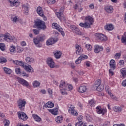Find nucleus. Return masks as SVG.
<instances>
[{
	"mask_svg": "<svg viewBox=\"0 0 126 126\" xmlns=\"http://www.w3.org/2000/svg\"><path fill=\"white\" fill-rule=\"evenodd\" d=\"M93 18L90 16H87L85 17V22L80 23L79 26L84 28H90L91 25L93 24Z\"/></svg>",
	"mask_w": 126,
	"mask_h": 126,
	"instance_id": "f257e3e1",
	"label": "nucleus"
},
{
	"mask_svg": "<svg viewBox=\"0 0 126 126\" xmlns=\"http://www.w3.org/2000/svg\"><path fill=\"white\" fill-rule=\"evenodd\" d=\"M34 28H37L39 30L42 29L43 30H45L46 29V24L45 22L42 20H37L34 22Z\"/></svg>",
	"mask_w": 126,
	"mask_h": 126,
	"instance_id": "f03ea898",
	"label": "nucleus"
},
{
	"mask_svg": "<svg viewBox=\"0 0 126 126\" xmlns=\"http://www.w3.org/2000/svg\"><path fill=\"white\" fill-rule=\"evenodd\" d=\"M17 106L20 111H24L27 102L25 99L20 98L17 101Z\"/></svg>",
	"mask_w": 126,
	"mask_h": 126,
	"instance_id": "7ed1b4c3",
	"label": "nucleus"
},
{
	"mask_svg": "<svg viewBox=\"0 0 126 126\" xmlns=\"http://www.w3.org/2000/svg\"><path fill=\"white\" fill-rule=\"evenodd\" d=\"M15 39V37H14V36H12L9 33L7 34L6 35L4 36H0V42L3 41V40H5V41H7L8 42H11L14 40Z\"/></svg>",
	"mask_w": 126,
	"mask_h": 126,
	"instance_id": "20e7f679",
	"label": "nucleus"
},
{
	"mask_svg": "<svg viewBox=\"0 0 126 126\" xmlns=\"http://www.w3.org/2000/svg\"><path fill=\"white\" fill-rule=\"evenodd\" d=\"M16 79L20 84H21L23 86H26V87H28V86H29V83H28L27 81L24 80V79H22L19 77H16Z\"/></svg>",
	"mask_w": 126,
	"mask_h": 126,
	"instance_id": "39448f33",
	"label": "nucleus"
},
{
	"mask_svg": "<svg viewBox=\"0 0 126 126\" xmlns=\"http://www.w3.org/2000/svg\"><path fill=\"white\" fill-rule=\"evenodd\" d=\"M95 36L97 39L102 42H106L108 40L107 36L102 33H96Z\"/></svg>",
	"mask_w": 126,
	"mask_h": 126,
	"instance_id": "423d86ee",
	"label": "nucleus"
},
{
	"mask_svg": "<svg viewBox=\"0 0 126 126\" xmlns=\"http://www.w3.org/2000/svg\"><path fill=\"white\" fill-rule=\"evenodd\" d=\"M44 40H45V35L38 36L33 39V43H34L35 45H38L40 42H44Z\"/></svg>",
	"mask_w": 126,
	"mask_h": 126,
	"instance_id": "0eeeda50",
	"label": "nucleus"
},
{
	"mask_svg": "<svg viewBox=\"0 0 126 126\" xmlns=\"http://www.w3.org/2000/svg\"><path fill=\"white\" fill-rule=\"evenodd\" d=\"M17 115L18 116L19 119H21V120H23V121H26L27 119H28V116L25 114L24 112H18Z\"/></svg>",
	"mask_w": 126,
	"mask_h": 126,
	"instance_id": "6e6552de",
	"label": "nucleus"
},
{
	"mask_svg": "<svg viewBox=\"0 0 126 126\" xmlns=\"http://www.w3.org/2000/svg\"><path fill=\"white\" fill-rule=\"evenodd\" d=\"M70 29H71V30H72V31H73L74 33L76 34V35H81V32L80 31L79 29H78L75 26H70Z\"/></svg>",
	"mask_w": 126,
	"mask_h": 126,
	"instance_id": "1a4fd4ad",
	"label": "nucleus"
},
{
	"mask_svg": "<svg viewBox=\"0 0 126 126\" xmlns=\"http://www.w3.org/2000/svg\"><path fill=\"white\" fill-rule=\"evenodd\" d=\"M47 63L50 68H54L55 67V62L53 59L49 58L47 60Z\"/></svg>",
	"mask_w": 126,
	"mask_h": 126,
	"instance_id": "9d476101",
	"label": "nucleus"
},
{
	"mask_svg": "<svg viewBox=\"0 0 126 126\" xmlns=\"http://www.w3.org/2000/svg\"><path fill=\"white\" fill-rule=\"evenodd\" d=\"M74 108L75 107L73 106V105H71L69 109H68V112L71 115H73V116H77L78 113L77 112H76V111H75Z\"/></svg>",
	"mask_w": 126,
	"mask_h": 126,
	"instance_id": "9b49d317",
	"label": "nucleus"
},
{
	"mask_svg": "<svg viewBox=\"0 0 126 126\" xmlns=\"http://www.w3.org/2000/svg\"><path fill=\"white\" fill-rule=\"evenodd\" d=\"M96 112L97 114H102L103 116H104L105 113H107V110L105 109H103L102 107H101V106H99L96 107Z\"/></svg>",
	"mask_w": 126,
	"mask_h": 126,
	"instance_id": "f8f14e48",
	"label": "nucleus"
},
{
	"mask_svg": "<svg viewBox=\"0 0 126 126\" xmlns=\"http://www.w3.org/2000/svg\"><path fill=\"white\" fill-rule=\"evenodd\" d=\"M57 42H58V38H50L46 41V45L47 46H51V45H53V44H55Z\"/></svg>",
	"mask_w": 126,
	"mask_h": 126,
	"instance_id": "ddd939ff",
	"label": "nucleus"
},
{
	"mask_svg": "<svg viewBox=\"0 0 126 126\" xmlns=\"http://www.w3.org/2000/svg\"><path fill=\"white\" fill-rule=\"evenodd\" d=\"M8 2L10 3L11 6H19V2L15 0H8Z\"/></svg>",
	"mask_w": 126,
	"mask_h": 126,
	"instance_id": "4468645a",
	"label": "nucleus"
},
{
	"mask_svg": "<svg viewBox=\"0 0 126 126\" xmlns=\"http://www.w3.org/2000/svg\"><path fill=\"white\" fill-rule=\"evenodd\" d=\"M104 48L102 46H100L99 45L94 46V52L96 54L100 53L101 51H103Z\"/></svg>",
	"mask_w": 126,
	"mask_h": 126,
	"instance_id": "2eb2a0df",
	"label": "nucleus"
},
{
	"mask_svg": "<svg viewBox=\"0 0 126 126\" xmlns=\"http://www.w3.org/2000/svg\"><path fill=\"white\" fill-rule=\"evenodd\" d=\"M104 9L108 13H112L114 10L113 6L111 5H107L105 7Z\"/></svg>",
	"mask_w": 126,
	"mask_h": 126,
	"instance_id": "dca6fc26",
	"label": "nucleus"
},
{
	"mask_svg": "<svg viewBox=\"0 0 126 126\" xmlns=\"http://www.w3.org/2000/svg\"><path fill=\"white\" fill-rule=\"evenodd\" d=\"M76 53L77 55H80L83 51V49L78 44L76 45Z\"/></svg>",
	"mask_w": 126,
	"mask_h": 126,
	"instance_id": "f3484780",
	"label": "nucleus"
},
{
	"mask_svg": "<svg viewBox=\"0 0 126 126\" xmlns=\"http://www.w3.org/2000/svg\"><path fill=\"white\" fill-rule=\"evenodd\" d=\"M13 63H14V64H16V65H20V66H22V67H24V66H25V64H24V63L22 61L13 60Z\"/></svg>",
	"mask_w": 126,
	"mask_h": 126,
	"instance_id": "a211bd4d",
	"label": "nucleus"
},
{
	"mask_svg": "<svg viewBox=\"0 0 126 126\" xmlns=\"http://www.w3.org/2000/svg\"><path fill=\"white\" fill-rule=\"evenodd\" d=\"M110 67L113 70H115V68H116V62L114 59H112L110 62Z\"/></svg>",
	"mask_w": 126,
	"mask_h": 126,
	"instance_id": "6ab92c4d",
	"label": "nucleus"
},
{
	"mask_svg": "<svg viewBox=\"0 0 126 126\" xmlns=\"http://www.w3.org/2000/svg\"><path fill=\"white\" fill-rule=\"evenodd\" d=\"M65 85H66V83H65V82L63 81H61L59 86L60 90H64V88H65Z\"/></svg>",
	"mask_w": 126,
	"mask_h": 126,
	"instance_id": "aec40b11",
	"label": "nucleus"
},
{
	"mask_svg": "<svg viewBox=\"0 0 126 126\" xmlns=\"http://www.w3.org/2000/svg\"><path fill=\"white\" fill-rule=\"evenodd\" d=\"M120 72L122 74L121 78H125L126 77V68H124L120 70Z\"/></svg>",
	"mask_w": 126,
	"mask_h": 126,
	"instance_id": "412c9836",
	"label": "nucleus"
},
{
	"mask_svg": "<svg viewBox=\"0 0 126 126\" xmlns=\"http://www.w3.org/2000/svg\"><path fill=\"white\" fill-rule=\"evenodd\" d=\"M87 89L86 86H82L79 88L78 92H80V93H84V92L86 91Z\"/></svg>",
	"mask_w": 126,
	"mask_h": 126,
	"instance_id": "4be33fe9",
	"label": "nucleus"
},
{
	"mask_svg": "<svg viewBox=\"0 0 126 126\" xmlns=\"http://www.w3.org/2000/svg\"><path fill=\"white\" fill-rule=\"evenodd\" d=\"M86 59H88L87 55H82L78 58V61H79V63H81L83 60H86Z\"/></svg>",
	"mask_w": 126,
	"mask_h": 126,
	"instance_id": "5701e85b",
	"label": "nucleus"
},
{
	"mask_svg": "<svg viewBox=\"0 0 126 126\" xmlns=\"http://www.w3.org/2000/svg\"><path fill=\"white\" fill-rule=\"evenodd\" d=\"M104 28L105 29H106V30H108L109 31H110L114 29V26L112 24H110L105 26Z\"/></svg>",
	"mask_w": 126,
	"mask_h": 126,
	"instance_id": "b1692460",
	"label": "nucleus"
},
{
	"mask_svg": "<svg viewBox=\"0 0 126 126\" xmlns=\"http://www.w3.org/2000/svg\"><path fill=\"white\" fill-rule=\"evenodd\" d=\"M37 12L40 16H44V13L43 12V9L41 7H38L37 9Z\"/></svg>",
	"mask_w": 126,
	"mask_h": 126,
	"instance_id": "393cba45",
	"label": "nucleus"
},
{
	"mask_svg": "<svg viewBox=\"0 0 126 126\" xmlns=\"http://www.w3.org/2000/svg\"><path fill=\"white\" fill-rule=\"evenodd\" d=\"M54 106V103L51 102H48L43 106V108H53Z\"/></svg>",
	"mask_w": 126,
	"mask_h": 126,
	"instance_id": "a878e982",
	"label": "nucleus"
},
{
	"mask_svg": "<svg viewBox=\"0 0 126 126\" xmlns=\"http://www.w3.org/2000/svg\"><path fill=\"white\" fill-rule=\"evenodd\" d=\"M23 67H24L25 70H26V71H27V72H31V70L32 68L30 65H28V66L25 65V66Z\"/></svg>",
	"mask_w": 126,
	"mask_h": 126,
	"instance_id": "bb28decb",
	"label": "nucleus"
},
{
	"mask_svg": "<svg viewBox=\"0 0 126 126\" xmlns=\"http://www.w3.org/2000/svg\"><path fill=\"white\" fill-rule=\"evenodd\" d=\"M26 62L27 63L30 64V63H33L34 62V58H30V57H27L26 58Z\"/></svg>",
	"mask_w": 126,
	"mask_h": 126,
	"instance_id": "cd10ccee",
	"label": "nucleus"
},
{
	"mask_svg": "<svg viewBox=\"0 0 126 126\" xmlns=\"http://www.w3.org/2000/svg\"><path fill=\"white\" fill-rule=\"evenodd\" d=\"M113 109L114 112H116V113H121L122 112V108L121 107L115 106L113 107Z\"/></svg>",
	"mask_w": 126,
	"mask_h": 126,
	"instance_id": "c85d7f7f",
	"label": "nucleus"
},
{
	"mask_svg": "<svg viewBox=\"0 0 126 126\" xmlns=\"http://www.w3.org/2000/svg\"><path fill=\"white\" fill-rule=\"evenodd\" d=\"M32 117L33 119H34L35 121L36 122H41V117H40L39 116L37 115L36 114H34L32 115Z\"/></svg>",
	"mask_w": 126,
	"mask_h": 126,
	"instance_id": "c756f323",
	"label": "nucleus"
},
{
	"mask_svg": "<svg viewBox=\"0 0 126 126\" xmlns=\"http://www.w3.org/2000/svg\"><path fill=\"white\" fill-rule=\"evenodd\" d=\"M104 85L100 84L99 86H97L96 88H94L97 91H102L104 90Z\"/></svg>",
	"mask_w": 126,
	"mask_h": 126,
	"instance_id": "7c9ffc66",
	"label": "nucleus"
},
{
	"mask_svg": "<svg viewBox=\"0 0 126 126\" xmlns=\"http://www.w3.org/2000/svg\"><path fill=\"white\" fill-rule=\"evenodd\" d=\"M54 55L56 58L60 59V58H61V56H62V53L61 51H57L56 52H54Z\"/></svg>",
	"mask_w": 126,
	"mask_h": 126,
	"instance_id": "2f4dec72",
	"label": "nucleus"
},
{
	"mask_svg": "<svg viewBox=\"0 0 126 126\" xmlns=\"http://www.w3.org/2000/svg\"><path fill=\"white\" fill-rule=\"evenodd\" d=\"M49 112L52 113L53 115L56 116L58 115V108H54V109H50L49 110Z\"/></svg>",
	"mask_w": 126,
	"mask_h": 126,
	"instance_id": "473e14b6",
	"label": "nucleus"
},
{
	"mask_svg": "<svg viewBox=\"0 0 126 126\" xmlns=\"http://www.w3.org/2000/svg\"><path fill=\"white\" fill-rule=\"evenodd\" d=\"M55 121L56 123H58V124L62 123V122H63V116H58L56 118Z\"/></svg>",
	"mask_w": 126,
	"mask_h": 126,
	"instance_id": "72a5a7b5",
	"label": "nucleus"
},
{
	"mask_svg": "<svg viewBox=\"0 0 126 126\" xmlns=\"http://www.w3.org/2000/svg\"><path fill=\"white\" fill-rule=\"evenodd\" d=\"M95 104H96V101L93 99H92L89 101V105L90 106V107H94V106H95Z\"/></svg>",
	"mask_w": 126,
	"mask_h": 126,
	"instance_id": "f704fd0d",
	"label": "nucleus"
},
{
	"mask_svg": "<svg viewBox=\"0 0 126 126\" xmlns=\"http://www.w3.org/2000/svg\"><path fill=\"white\" fill-rule=\"evenodd\" d=\"M101 82V80L100 79L97 80L94 83V88H95L97 86H99V85H100Z\"/></svg>",
	"mask_w": 126,
	"mask_h": 126,
	"instance_id": "c9c22d12",
	"label": "nucleus"
},
{
	"mask_svg": "<svg viewBox=\"0 0 126 126\" xmlns=\"http://www.w3.org/2000/svg\"><path fill=\"white\" fill-rule=\"evenodd\" d=\"M4 71L6 73V74H11L12 71L10 69H8L6 67H4Z\"/></svg>",
	"mask_w": 126,
	"mask_h": 126,
	"instance_id": "e433bc0d",
	"label": "nucleus"
},
{
	"mask_svg": "<svg viewBox=\"0 0 126 126\" xmlns=\"http://www.w3.org/2000/svg\"><path fill=\"white\" fill-rule=\"evenodd\" d=\"M33 87L36 88V87H38V86H40V85L41 84L40 83V82H39V81H34L33 83Z\"/></svg>",
	"mask_w": 126,
	"mask_h": 126,
	"instance_id": "4c0bfd02",
	"label": "nucleus"
},
{
	"mask_svg": "<svg viewBox=\"0 0 126 126\" xmlns=\"http://www.w3.org/2000/svg\"><path fill=\"white\" fill-rule=\"evenodd\" d=\"M56 15L57 16L58 18H59V19H61L62 17H63V14L59 11L56 13Z\"/></svg>",
	"mask_w": 126,
	"mask_h": 126,
	"instance_id": "58836bf2",
	"label": "nucleus"
},
{
	"mask_svg": "<svg viewBox=\"0 0 126 126\" xmlns=\"http://www.w3.org/2000/svg\"><path fill=\"white\" fill-rule=\"evenodd\" d=\"M7 62V60L4 57H0V63H6Z\"/></svg>",
	"mask_w": 126,
	"mask_h": 126,
	"instance_id": "ea45409f",
	"label": "nucleus"
},
{
	"mask_svg": "<svg viewBox=\"0 0 126 126\" xmlns=\"http://www.w3.org/2000/svg\"><path fill=\"white\" fill-rule=\"evenodd\" d=\"M52 27L53 28H55V29H57V30H59V29H61V28L58 26V24L56 23H53L52 24Z\"/></svg>",
	"mask_w": 126,
	"mask_h": 126,
	"instance_id": "a19ab883",
	"label": "nucleus"
},
{
	"mask_svg": "<svg viewBox=\"0 0 126 126\" xmlns=\"http://www.w3.org/2000/svg\"><path fill=\"white\" fill-rule=\"evenodd\" d=\"M85 48L87 51H92V46L90 44H86Z\"/></svg>",
	"mask_w": 126,
	"mask_h": 126,
	"instance_id": "79ce46f5",
	"label": "nucleus"
},
{
	"mask_svg": "<svg viewBox=\"0 0 126 126\" xmlns=\"http://www.w3.org/2000/svg\"><path fill=\"white\" fill-rule=\"evenodd\" d=\"M15 49H16V47L14 46H12L10 47L9 50L11 54H13L14 53H15Z\"/></svg>",
	"mask_w": 126,
	"mask_h": 126,
	"instance_id": "37998d69",
	"label": "nucleus"
},
{
	"mask_svg": "<svg viewBox=\"0 0 126 126\" xmlns=\"http://www.w3.org/2000/svg\"><path fill=\"white\" fill-rule=\"evenodd\" d=\"M58 31L60 32L61 34L63 37H64L65 36V33H64V32L63 31V30L62 28H60V29H59Z\"/></svg>",
	"mask_w": 126,
	"mask_h": 126,
	"instance_id": "c03bdc74",
	"label": "nucleus"
},
{
	"mask_svg": "<svg viewBox=\"0 0 126 126\" xmlns=\"http://www.w3.org/2000/svg\"><path fill=\"white\" fill-rule=\"evenodd\" d=\"M64 90L70 91L73 89V87L71 85H69L68 88H64Z\"/></svg>",
	"mask_w": 126,
	"mask_h": 126,
	"instance_id": "a18cd8bd",
	"label": "nucleus"
},
{
	"mask_svg": "<svg viewBox=\"0 0 126 126\" xmlns=\"http://www.w3.org/2000/svg\"><path fill=\"white\" fill-rule=\"evenodd\" d=\"M0 49L1 51L5 50V45L4 43H0Z\"/></svg>",
	"mask_w": 126,
	"mask_h": 126,
	"instance_id": "49530a36",
	"label": "nucleus"
},
{
	"mask_svg": "<svg viewBox=\"0 0 126 126\" xmlns=\"http://www.w3.org/2000/svg\"><path fill=\"white\" fill-rule=\"evenodd\" d=\"M23 51V49L21 48L20 46H17L16 52L17 53H21Z\"/></svg>",
	"mask_w": 126,
	"mask_h": 126,
	"instance_id": "de8ad7c7",
	"label": "nucleus"
},
{
	"mask_svg": "<svg viewBox=\"0 0 126 126\" xmlns=\"http://www.w3.org/2000/svg\"><path fill=\"white\" fill-rule=\"evenodd\" d=\"M15 72L16 74H21V70L20 69V68H16Z\"/></svg>",
	"mask_w": 126,
	"mask_h": 126,
	"instance_id": "09e8293b",
	"label": "nucleus"
},
{
	"mask_svg": "<svg viewBox=\"0 0 126 126\" xmlns=\"http://www.w3.org/2000/svg\"><path fill=\"white\" fill-rule=\"evenodd\" d=\"M121 53H116L114 55L115 59L116 60H119V58L121 57Z\"/></svg>",
	"mask_w": 126,
	"mask_h": 126,
	"instance_id": "8fccbe9b",
	"label": "nucleus"
},
{
	"mask_svg": "<svg viewBox=\"0 0 126 126\" xmlns=\"http://www.w3.org/2000/svg\"><path fill=\"white\" fill-rule=\"evenodd\" d=\"M23 8L24 9V10L26 11H28V4H24L23 5Z\"/></svg>",
	"mask_w": 126,
	"mask_h": 126,
	"instance_id": "3c124183",
	"label": "nucleus"
},
{
	"mask_svg": "<svg viewBox=\"0 0 126 126\" xmlns=\"http://www.w3.org/2000/svg\"><path fill=\"white\" fill-rule=\"evenodd\" d=\"M121 42L122 43L124 44V45H126V37H124V36H122Z\"/></svg>",
	"mask_w": 126,
	"mask_h": 126,
	"instance_id": "603ef678",
	"label": "nucleus"
},
{
	"mask_svg": "<svg viewBox=\"0 0 126 126\" xmlns=\"http://www.w3.org/2000/svg\"><path fill=\"white\" fill-rule=\"evenodd\" d=\"M33 32L35 34V35H39L40 33V31L39 30L37 29H33Z\"/></svg>",
	"mask_w": 126,
	"mask_h": 126,
	"instance_id": "864d4df0",
	"label": "nucleus"
},
{
	"mask_svg": "<svg viewBox=\"0 0 126 126\" xmlns=\"http://www.w3.org/2000/svg\"><path fill=\"white\" fill-rule=\"evenodd\" d=\"M47 2H48V3H49V4H54V3H55L56 0H48Z\"/></svg>",
	"mask_w": 126,
	"mask_h": 126,
	"instance_id": "5fc2aeb1",
	"label": "nucleus"
},
{
	"mask_svg": "<svg viewBox=\"0 0 126 126\" xmlns=\"http://www.w3.org/2000/svg\"><path fill=\"white\" fill-rule=\"evenodd\" d=\"M83 125V122L82 121H79L78 122H77L75 124L76 126H81Z\"/></svg>",
	"mask_w": 126,
	"mask_h": 126,
	"instance_id": "6e6d98bb",
	"label": "nucleus"
},
{
	"mask_svg": "<svg viewBox=\"0 0 126 126\" xmlns=\"http://www.w3.org/2000/svg\"><path fill=\"white\" fill-rule=\"evenodd\" d=\"M11 20L14 22H16V21H17V17H12L11 18Z\"/></svg>",
	"mask_w": 126,
	"mask_h": 126,
	"instance_id": "4d7b16f0",
	"label": "nucleus"
},
{
	"mask_svg": "<svg viewBox=\"0 0 126 126\" xmlns=\"http://www.w3.org/2000/svg\"><path fill=\"white\" fill-rule=\"evenodd\" d=\"M124 64H125V62H124V60H120L118 63V64H119L120 66H122V65H124Z\"/></svg>",
	"mask_w": 126,
	"mask_h": 126,
	"instance_id": "13d9d810",
	"label": "nucleus"
},
{
	"mask_svg": "<svg viewBox=\"0 0 126 126\" xmlns=\"http://www.w3.org/2000/svg\"><path fill=\"white\" fill-rule=\"evenodd\" d=\"M60 90L63 95H64V94H66V95H67V92H65L66 90Z\"/></svg>",
	"mask_w": 126,
	"mask_h": 126,
	"instance_id": "bf43d9fd",
	"label": "nucleus"
},
{
	"mask_svg": "<svg viewBox=\"0 0 126 126\" xmlns=\"http://www.w3.org/2000/svg\"><path fill=\"white\" fill-rule=\"evenodd\" d=\"M83 119V117L81 115H79L78 117V120L79 121V122H82Z\"/></svg>",
	"mask_w": 126,
	"mask_h": 126,
	"instance_id": "052dcab7",
	"label": "nucleus"
},
{
	"mask_svg": "<svg viewBox=\"0 0 126 126\" xmlns=\"http://www.w3.org/2000/svg\"><path fill=\"white\" fill-rule=\"evenodd\" d=\"M64 11V7H61L59 10V12H61V13H63V14Z\"/></svg>",
	"mask_w": 126,
	"mask_h": 126,
	"instance_id": "680f3d73",
	"label": "nucleus"
},
{
	"mask_svg": "<svg viewBox=\"0 0 126 126\" xmlns=\"http://www.w3.org/2000/svg\"><path fill=\"white\" fill-rule=\"evenodd\" d=\"M23 76H25L26 77H29V75L28 74H27L25 72H22Z\"/></svg>",
	"mask_w": 126,
	"mask_h": 126,
	"instance_id": "e2e57ef3",
	"label": "nucleus"
},
{
	"mask_svg": "<svg viewBox=\"0 0 126 126\" xmlns=\"http://www.w3.org/2000/svg\"><path fill=\"white\" fill-rule=\"evenodd\" d=\"M10 122H9V120H6V123L5 124L4 126H9V124Z\"/></svg>",
	"mask_w": 126,
	"mask_h": 126,
	"instance_id": "0e129e2a",
	"label": "nucleus"
},
{
	"mask_svg": "<svg viewBox=\"0 0 126 126\" xmlns=\"http://www.w3.org/2000/svg\"><path fill=\"white\" fill-rule=\"evenodd\" d=\"M110 125V122L109 121H106L104 124L103 126H109Z\"/></svg>",
	"mask_w": 126,
	"mask_h": 126,
	"instance_id": "69168bd1",
	"label": "nucleus"
},
{
	"mask_svg": "<svg viewBox=\"0 0 126 126\" xmlns=\"http://www.w3.org/2000/svg\"><path fill=\"white\" fill-rule=\"evenodd\" d=\"M113 126H126L124 124H114Z\"/></svg>",
	"mask_w": 126,
	"mask_h": 126,
	"instance_id": "338daca9",
	"label": "nucleus"
},
{
	"mask_svg": "<svg viewBox=\"0 0 126 126\" xmlns=\"http://www.w3.org/2000/svg\"><path fill=\"white\" fill-rule=\"evenodd\" d=\"M105 90H106V92H108V93H110V89L109 88V86H106L105 87Z\"/></svg>",
	"mask_w": 126,
	"mask_h": 126,
	"instance_id": "774afa93",
	"label": "nucleus"
}]
</instances>
